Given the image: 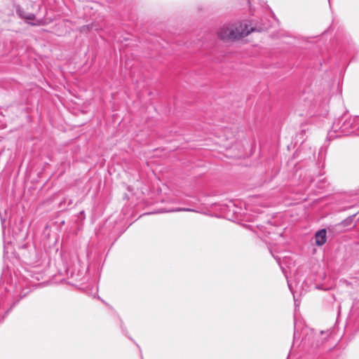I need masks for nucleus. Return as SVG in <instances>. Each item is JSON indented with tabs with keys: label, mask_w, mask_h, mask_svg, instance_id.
Listing matches in <instances>:
<instances>
[{
	"label": "nucleus",
	"mask_w": 359,
	"mask_h": 359,
	"mask_svg": "<svg viewBox=\"0 0 359 359\" xmlns=\"http://www.w3.org/2000/svg\"><path fill=\"white\" fill-rule=\"evenodd\" d=\"M254 29H248L246 24L240 23L238 25H224L222 27L217 35L222 40L238 39L248 36Z\"/></svg>",
	"instance_id": "f257e3e1"
},
{
	"label": "nucleus",
	"mask_w": 359,
	"mask_h": 359,
	"mask_svg": "<svg viewBox=\"0 0 359 359\" xmlns=\"http://www.w3.org/2000/svg\"><path fill=\"white\" fill-rule=\"evenodd\" d=\"M316 244L318 246H321L326 242V231L325 229H321L318 231L315 236Z\"/></svg>",
	"instance_id": "f03ea898"
},
{
	"label": "nucleus",
	"mask_w": 359,
	"mask_h": 359,
	"mask_svg": "<svg viewBox=\"0 0 359 359\" xmlns=\"http://www.w3.org/2000/svg\"><path fill=\"white\" fill-rule=\"evenodd\" d=\"M17 13L22 18L26 20H33L35 18V15L32 13H28L24 11L22 8H18L17 9Z\"/></svg>",
	"instance_id": "7ed1b4c3"
},
{
	"label": "nucleus",
	"mask_w": 359,
	"mask_h": 359,
	"mask_svg": "<svg viewBox=\"0 0 359 359\" xmlns=\"http://www.w3.org/2000/svg\"><path fill=\"white\" fill-rule=\"evenodd\" d=\"M172 211H189V212H191V211H194L192 209H189V208H177V209H175V210H173Z\"/></svg>",
	"instance_id": "20e7f679"
},
{
	"label": "nucleus",
	"mask_w": 359,
	"mask_h": 359,
	"mask_svg": "<svg viewBox=\"0 0 359 359\" xmlns=\"http://www.w3.org/2000/svg\"><path fill=\"white\" fill-rule=\"evenodd\" d=\"M32 25H41V20H37L36 22L32 23Z\"/></svg>",
	"instance_id": "39448f33"
}]
</instances>
